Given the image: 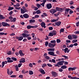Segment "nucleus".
Segmentation results:
<instances>
[{
    "instance_id": "nucleus-1",
    "label": "nucleus",
    "mask_w": 79,
    "mask_h": 79,
    "mask_svg": "<svg viewBox=\"0 0 79 79\" xmlns=\"http://www.w3.org/2000/svg\"><path fill=\"white\" fill-rule=\"evenodd\" d=\"M64 63V60L60 61L57 63L56 64H54V66L55 67L60 68V67H61V66H63V63Z\"/></svg>"
},
{
    "instance_id": "nucleus-2",
    "label": "nucleus",
    "mask_w": 79,
    "mask_h": 79,
    "mask_svg": "<svg viewBox=\"0 0 79 79\" xmlns=\"http://www.w3.org/2000/svg\"><path fill=\"white\" fill-rule=\"evenodd\" d=\"M2 24L4 27H9L10 25L8 24L7 23L2 22Z\"/></svg>"
},
{
    "instance_id": "nucleus-3",
    "label": "nucleus",
    "mask_w": 79,
    "mask_h": 79,
    "mask_svg": "<svg viewBox=\"0 0 79 79\" xmlns=\"http://www.w3.org/2000/svg\"><path fill=\"white\" fill-rule=\"evenodd\" d=\"M49 11L52 14V15H54L56 12H57V11L55 9H52L49 10Z\"/></svg>"
},
{
    "instance_id": "nucleus-4",
    "label": "nucleus",
    "mask_w": 79,
    "mask_h": 79,
    "mask_svg": "<svg viewBox=\"0 0 79 79\" xmlns=\"http://www.w3.org/2000/svg\"><path fill=\"white\" fill-rule=\"evenodd\" d=\"M48 54L51 56H56L57 55L56 54H55V53L53 52H48Z\"/></svg>"
},
{
    "instance_id": "nucleus-5",
    "label": "nucleus",
    "mask_w": 79,
    "mask_h": 79,
    "mask_svg": "<svg viewBox=\"0 0 79 79\" xmlns=\"http://www.w3.org/2000/svg\"><path fill=\"white\" fill-rule=\"evenodd\" d=\"M15 38L16 39H18L19 41H21V40H22L23 39L24 37H23V36L19 37L16 36L15 37Z\"/></svg>"
},
{
    "instance_id": "nucleus-6",
    "label": "nucleus",
    "mask_w": 79,
    "mask_h": 79,
    "mask_svg": "<svg viewBox=\"0 0 79 79\" xmlns=\"http://www.w3.org/2000/svg\"><path fill=\"white\" fill-rule=\"evenodd\" d=\"M56 45V44H52L51 43H49L48 44V46L49 47H50V48H54L55 47V46Z\"/></svg>"
},
{
    "instance_id": "nucleus-7",
    "label": "nucleus",
    "mask_w": 79,
    "mask_h": 79,
    "mask_svg": "<svg viewBox=\"0 0 79 79\" xmlns=\"http://www.w3.org/2000/svg\"><path fill=\"white\" fill-rule=\"evenodd\" d=\"M46 7L48 9H51L52 8V4L51 3L48 4L46 5Z\"/></svg>"
},
{
    "instance_id": "nucleus-8",
    "label": "nucleus",
    "mask_w": 79,
    "mask_h": 79,
    "mask_svg": "<svg viewBox=\"0 0 79 79\" xmlns=\"http://www.w3.org/2000/svg\"><path fill=\"white\" fill-rule=\"evenodd\" d=\"M52 76H53V77H56L57 76H58V74H57V73L53 71L52 72Z\"/></svg>"
},
{
    "instance_id": "nucleus-9",
    "label": "nucleus",
    "mask_w": 79,
    "mask_h": 79,
    "mask_svg": "<svg viewBox=\"0 0 79 79\" xmlns=\"http://www.w3.org/2000/svg\"><path fill=\"white\" fill-rule=\"evenodd\" d=\"M22 35L24 37V38H26V37L27 38L29 37V35H30V34H25L24 33H22Z\"/></svg>"
},
{
    "instance_id": "nucleus-10",
    "label": "nucleus",
    "mask_w": 79,
    "mask_h": 79,
    "mask_svg": "<svg viewBox=\"0 0 79 79\" xmlns=\"http://www.w3.org/2000/svg\"><path fill=\"white\" fill-rule=\"evenodd\" d=\"M61 21H58L57 22H56L55 23V26H61Z\"/></svg>"
},
{
    "instance_id": "nucleus-11",
    "label": "nucleus",
    "mask_w": 79,
    "mask_h": 79,
    "mask_svg": "<svg viewBox=\"0 0 79 79\" xmlns=\"http://www.w3.org/2000/svg\"><path fill=\"white\" fill-rule=\"evenodd\" d=\"M40 71L42 74H45V72L44 70L42 69H40Z\"/></svg>"
},
{
    "instance_id": "nucleus-12",
    "label": "nucleus",
    "mask_w": 79,
    "mask_h": 79,
    "mask_svg": "<svg viewBox=\"0 0 79 79\" xmlns=\"http://www.w3.org/2000/svg\"><path fill=\"white\" fill-rule=\"evenodd\" d=\"M77 68L76 67H69L68 68V70L69 71H73V70H75Z\"/></svg>"
},
{
    "instance_id": "nucleus-13",
    "label": "nucleus",
    "mask_w": 79,
    "mask_h": 79,
    "mask_svg": "<svg viewBox=\"0 0 79 79\" xmlns=\"http://www.w3.org/2000/svg\"><path fill=\"white\" fill-rule=\"evenodd\" d=\"M40 25L42 27H44V28H45L46 27L45 26V23L44 22H42L40 23Z\"/></svg>"
},
{
    "instance_id": "nucleus-14",
    "label": "nucleus",
    "mask_w": 79,
    "mask_h": 79,
    "mask_svg": "<svg viewBox=\"0 0 79 79\" xmlns=\"http://www.w3.org/2000/svg\"><path fill=\"white\" fill-rule=\"evenodd\" d=\"M19 54H20V55L21 56H24V54L23 53V52H22V50H20L19 51Z\"/></svg>"
},
{
    "instance_id": "nucleus-15",
    "label": "nucleus",
    "mask_w": 79,
    "mask_h": 79,
    "mask_svg": "<svg viewBox=\"0 0 79 79\" xmlns=\"http://www.w3.org/2000/svg\"><path fill=\"white\" fill-rule=\"evenodd\" d=\"M23 16L25 18H29V16L28 14H25L23 15Z\"/></svg>"
},
{
    "instance_id": "nucleus-16",
    "label": "nucleus",
    "mask_w": 79,
    "mask_h": 79,
    "mask_svg": "<svg viewBox=\"0 0 79 79\" xmlns=\"http://www.w3.org/2000/svg\"><path fill=\"white\" fill-rule=\"evenodd\" d=\"M64 10L65 11V14H66V13H67L69 12V11L71 10V9H69V8H66Z\"/></svg>"
},
{
    "instance_id": "nucleus-17",
    "label": "nucleus",
    "mask_w": 79,
    "mask_h": 79,
    "mask_svg": "<svg viewBox=\"0 0 79 79\" xmlns=\"http://www.w3.org/2000/svg\"><path fill=\"white\" fill-rule=\"evenodd\" d=\"M61 68L64 69H66L67 68V66L66 65H62L61 67Z\"/></svg>"
},
{
    "instance_id": "nucleus-18",
    "label": "nucleus",
    "mask_w": 79,
    "mask_h": 79,
    "mask_svg": "<svg viewBox=\"0 0 79 79\" xmlns=\"http://www.w3.org/2000/svg\"><path fill=\"white\" fill-rule=\"evenodd\" d=\"M68 39L69 40H72L73 39V37H72V35H69L68 36Z\"/></svg>"
},
{
    "instance_id": "nucleus-19",
    "label": "nucleus",
    "mask_w": 79,
    "mask_h": 79,
    "mask_svg": "<svg viewBox=\"0 0 79 79\" xmlns=\"http://www.w3.org/2000/svg\"><path fill=\"white\" fill-rule=\"evenodd\" d=\"M5 19V17L2 15L0 14V19Z\"/></svg>"
},
{
    "instance_id": "nucleus-20",
    "label": "nucleus",
    "mask_w": 79,
    "mask_h": 79,
    "mask_svg": "<svg viewBox=\"0 0 79 79\" xmlns=\"http://www.w3.org/2000/svg\"><path fill=\"white\" fill-rule=\"evenodd\" d=\"M35 21L34 19H31L29 20V23H35Z\"/></svg>"
},
{
    "instance_id": "nucleus-21",
    "label": "nucleus",
    "mask_w": 79,
    "mask_h": 79,
    "mask_svg": "<svg viewBox=\"0 0 79 79\" xmlns=\"http://www.w3.org/2000/svg\"><path fill=\"white\" fill-rule=\"evenodd\" d=\"M14 9V8L13 7L9 6L8 9V11H11V10H13Z\"/></svg>"
},
{
    "instance_id": "nucleus-22",
    "label": "nucleus",
    "mask_w": 79,
    "mask_h": 79,
    "mask_svg": "<svg viewBox=\"0 0 79 79\" xmlns=\"http://www.w3.org/2000/svg\"><path fill=\"white\" fill-rule=\"evenodd\" d=\"M48 51H51L52 52H54L55 51V48H49L47 49Z\"/></svg>"
},
{
    "instance_id": "nucleus-23",
    "label": "nucleus",
    "mask_w": 79,
    "mask_h": 79,
    "mask_svg": "<svg viewBox=\"0 0 79 79\" xmlns=\"http://www.w3.org/2000/svg\"><path fill=\"white\" fill-rule=\"evenodd\" d=\"M34 27L33 26H27V28L28 29H30L31 28H33Z\"/></svg>"
},
{
    "instance_id": "nucleus-24",
    "label": "nucleus",
    "mask_w": 79,
    "mask_h": 79,
    "mask_svg": "<svg viewBox=\"0 0 79 79\" xmlns=\"http://www.w3.org/2000/svg\"><path fill=\"white\" fill-rule=\"evenodd\" d=\"M72 37L73 39H76L77 38V36H76V35H72Z\"/></svg>"
},
{
    "instance_id": "nucleus-25",
    "label": "nucleus",
    "mask_w": 79,
    "mask_h": 79,
    "mask_svg": "<svg viewBox=\"0 0 79 79\" xmlns=\"http://www.w3.org/2000/svg\"><path fill=\"white\" fill-rule=\"evenodd\" d=\"M20 10L21 11V13H22L23 14H24V13H25V11L23 9L21 8Z\"/></svg>"
},
{
    "instance_id": "nucleus-26",
    "label": "nucleus",
    "mask_w": 79,
    "mask_h": 79,
    "mask_svg": "<svg viewBox=\"0 0 79 79\" xmlns=\"http://www.w3.org/2000/svg\"><path fill=\"white\" fill-rule=\"evenodd\" d=\"M50 42L52 44H56V40H51V41Z\"/></svg>"
},
{
    "instance_id": "nucleus-27",
    "label": "nucleus",
    "mask_w": 79,
    "mask_h": 79,
    "mask_svg": "<svg viewBox=\"0 0 79 79\" xmlns=\"http://www.w3.org/2000/svg\"><path fill=\"white\" fill-rule=\"evenodd\" d=\"M64 29L63 28H61L60 30V33L61 34V32H64Z\"/></svg>"
},
{
    "instance_id": "nucleus-28",
    "label": "nucleus",
    "mask_w": 79,
    "mask_h": 79,
    "mask_svg": "<svg viewBox=\"0 0 79 79\" xmlns=\"http://www.w3.org/2000/svg\"><path fill=\"white\" fill-rule=\"evenodd\" d=\"M36 14H37L38 15H39V14H40V13H41V12L40 11V10H38L36 11Z\"/></svg>"
},
{
    "instance_id": "nucleus-29",
    "label": "nucleus",
    "mask_w": 79,
    "mask_h": 79,
    "mask_svg": "<svg viewBox=\"0 0 79 79\" xmlns=\"http://www.w3.org/2000/svg\"><path fill=\"white\" fill-rule=\"evenodd\" d=\"M15 69L16 71H19V68H18V65H16L15 66Z\"/></svg>"
},
{
    "instance_id": "nucleus-30",
    "label": "nucleus",
    "mask_w": 79,
    "mask_h": 79,
    "mask_svg": "<svg viewBox=\"0 0 79 79\" xmlns=\"http://www.w3.org/2000/svg\"><path fill=\"white\" fill-rule=\"evenodd\" d=\"M52 33L54 35H56V31L55 30H53L52 31Z\"/></svg>"
},
{
    "instance_id": "nucleus-31",
    "label": "nucleus",
    "mask_w": 79,
    "mask_h": 79,
    "mask_svg": "<svg viewBox=\"0 0 79 79\" xmlns=\"http://www.w3.org/2000/svg\"><path fill=\"white\" fill-rule=\"evenodd\" d=\"M29 74L30 75H32L34 74V72H33L31 70H30L29 71Z\"/></svg>"
},
{
    "instance_id": "nucleus-32",
    "label": "nucleus",
    "mask_w": 79,
    "mask_h": 79,
    "mask_svg": "<svg viewBox=\"0 0 79 79\" xmlns=\"http://www.w3.org/2000/svg\"><path fill=\"white\" fill-rule=\"evenodd\" d=\"M11 59L12 60H14L15 61H17V59L15 57H12Z\"/></svg>"
},
{
    "instance_id": "nucleus-33",
    "label": "nucleus",
    "mask_w": 79,
    "mask_h": 79,
    "mask_svg": "<svg viewBox=\"0 0 79 79\" xmlns=\"http://www.w3.org/2000/svg\"><path fill=\"white\" fill-rule=\"evenodd\" d=\"M16 18H14L12 20H11L12 22H16Z\"/></svg>"
},
{
    "instance_id": "nucleus-34",
    "label": "nucleus",
    "mask_w": 79,
    "mask_h": 79,
    "mask_svg": "<svg viewBox=\"0 0 79 79\" xmlns=\"http://www.w3.org/2000/svg\"><path fill=\"white\" fill-rule=\"evenodd\" d=\"M24 33L25 34H29V31L27 30H24Z\"/></svg>"
},
{
    "instance_id": "nucleus-35",
    "label": "nucleus",
    "mask_w": 79,
    "mask_h": 79,
    "mask_svg": "<svg viewBox=\"0 0 79 79\" xmlns=\"http://www.w3.org/2000/svg\"><path fill=\"white\" fill-rule=\"evenodd\" d=\"M53 33L50 32L48 36H50L51 37H52V36H53Z\"/></svg>"
},
{
    "instance_id": "nucleus-36",
    "label": "nucleus",
    "mask_w": 79,
    "mask_h": 79,
    "mask_svg": "<svg viewBox=\"0 0 79 79\" xmlns=\"http://www.w3.org/2000/svg\"><path fill=\"white\" fill-rule=\"evenodd\" d=\"M58 20L57 19H53L51 21V22L52 23H54V22H56V21H58Z\"/></svg>"
},
{
    "instance_id": "nucleus-37",
    "label": "nucleus",
    "mask_w": 79,
    "mask_h": 79,
    "mask_svg": "<svg viewBox=\"0 0 79 79\" xmlns=\"http://www.w3.org/2000/svg\"><path fill=\"white\" fill-rule=\"evenodd\" d=\"M56 42L57 44L60 43L61 42V40L60 39H56Z\"/></svg>"
},
{
    "instance_id": "nucleus-38",
    "label": "nucleus",
    "mask_w": 79,
    "mask_h": 79,
    "mask_svg": "<svg viewBox=\"0 0 79 79\" xmlns=\"http://www.w3.org/2000/svg\"><path fill=\"white\" fill-rule=\"evenodd\" d=\"M6 34H7V33H4L3 32H0V35H6Z\"/></svg>"
},
{
    "instance_id": "nucleus-39",
    "label": "nucleus",
    "mask_w": 79,
    "mask_h": 79,
    "mask_svg": "<svg viewBox=\"0 0 79 79\" xmlns=\"http://www.w3.org/2000/svg\"><path fill=\"white\" fill-rule=\"evenodd\" d=\"M29 66L30 68H33V65H32V64L31 63H30L29 64Z\"/></svg>"
},
{
    "instance_id": "nucleus-40",
    "label": "nucleus",
    "mask_w": 79,
    "mask_h": 79,
    "mask_svg": "<svg viewBox=\"0 0 79 79\" xmlns=\"http://www.w3.org/2000/svg\"><path fill=\"white\" fill-rule=\"evenodd\" d=\"M77 42V40H72V43H76Z\"/></svg>"
},
{
    "instance_id": "nucleus-41",
    "label": "nucleus",
    "mask_w": 79,
    "mask_h": 79,
    "mask_svg": "<svg viewBox=\"0 0 79 79\" xmlns=\"http://www.w3.org/2000/svg\"><path fill=\"white\" fill-rule=\"evenodd\" d=\"M42 67L44 68L45 67V66H47V64H43L42 65Z\"/></svg>"
},
{
    "instance_id": "nucleus-42",
    "label": "nucleus",
    "mask_w": 79,
    "mask_h": 79,
    "mask_svg": "<svg viewBox=\"0 0 79 79\" xmlns=\"http://www.w3.org/2000/svg\"><path fill=\"white\" fill-rule=\"evenodd\" d=\"M12 62H13V60L11 59L10 60H7L8 63H12Z\"/></svg>"
},
{
    "instance_id": "nucleus-43",
    "label": "nucleus",
    "mask_w": 79,
    "mask_h": 79,
    "mask_svg": "<svg viewBox=\"0 0 79 79\" xmlns=\"http://www.w3.org/2000/svg\"><path fill=\"white\" fill-rule=\"evenodd\" d=\"M48 42L46 41L45 43V45L46 47H47L48 46Z\"/></svg>"
},
{
    "instance_id": "nucleus-44",
    "label": "nucleus",
    "mask_w": 79,
    "mask_h": 79,
    "mask_svg": "<svg viewBox=\"0 0 79 79\" xmlns=\"http://www.w3.org/2000/svg\"><path fill=\"white\" fill-rule=\"evenodd\" d=\"M25 62H26V61L24 60H23H23H20L19 61V63H25Z\"/></svg>"
},
{
    "instance_id": "nucleus-45",
    "label": "nucleus",
    "mask_w": 79,
    "mask_h": 79,
    "mask_svg": "<svg viewBox=\"0 0 79 79\" xmlns=\"http://www.w3.org/2000/svg\"><path fill=\"white\" fill-rule=\"evenodd\" d=\"M19 77L21 79H23V75H20L19 76Z\"/></svg>"
},
{
    "instance_id": "nucleus-46",
    "label": "nucleus",
    "mask_w": 79,
    "mask_h": 79,
    "mask_svg": "<svg viewBox=\"0 0 79 79\" xmlns=\"http://www.w3.org/2000/svg\"><path fill=\"white\" fill-rule=\"evenodd\" d=\"M63 9H62L61 8H59V11H60V12H63Z\"/></svg>"
},
{
    "instance_id": "nucleus-47",
    "label": "nucleus",
    "mask_w": 79,
    "mask_h": 79,
    "mask_svg": "<svg viewBox=\"0 0 79 79\" xmlns=\"http://www.w3.org/2000/svg\"><path fill=\"white\" fill-rule=\"evenodd\" d=\"M68 48H65L64 49V52L66 53V52L68 51Z\"/></svg>"
},
{
    "instance_id": "nucleus-48",
    "label": "nucleus",
    "mask_w": 79,
    "mask_h": 79,
    "mask_svg": "<svg viewBox=\"0 0 79 79\" xmlns=\"http://www.w3.org/2000/svg\"><path fill=\"white\" fill-rule=\"evenodd\" d=\"M7 55H11V51H9L8 52H7Z\"/></svg>"
},
{
    "instance_id": "nucleus-49",
    "label": "nucleus",
    "mask_w": 79,
    "mask_h": 79,
    "mask_svg": "<svg viewBox=\"0 0 79 79\" xmlns=\"http://www.w3.org/2000/svg\"><path fill=\"white\" fill-rule=\"evenodd\" d=\"M45 58H46L47 60H50V57L48 56H46L45 57Z\"/></svg>"
},
{
    "instance_id": "nucleus-50",
    "label": "nucleus",
    "mask_w": 79,
    "mask_h": 79,
    "mask_svg": "<svg viewBox=\"0 0 79 79\" xmlns=\"http://www.w3.org/2000/svg\"><path fill=\"white\" fill-rule=\"evenodd\" d=\"M52 62H53V63H56V61H55V59H52L51 63H52Z\"/></svg>"
},
{
    "instance_id": "nucleus-51",
    "label": "nucleus",
    "mask_w": 79,
    "mask_h": 79,
    "mask_svg": "<svg viewBox=\"0 0 79 79\" xmlns=\"http://www.w3.org/2000/svg\"><path fill=\"white\" fill-rule=\"evenodd\" d=\"M62 56L64 57V58H65V59H68V57L64 55Z\"/></svg>"
},
{
    "instance_id": "nucleus-52",
    "label": "nucleus",
    "mask_w": 79,
    "mask_h": 79,
    "mask_svg": "<svg viewBox=\"0 0 79 79\" xmlns=\"http://www.w3.org/2000/svg\"><path fill=\"white\" fill-rule=\"evenodd\" d=\"M36 6L38 8H40V4H36Z\"/></svg>"
},
{
    "instance_id": "nucleus-53",
    "label": "nucleus",
    "mask_w": 79,
    "mask_h": 79,
    "mask_svg": "<svg viewBox=\"0 0 79 79\" xmlns=\"http://www.w3.org/2000/svg\"><path fill=\"white\" fill-rule=\"evenodd\" d=\"M56 11H59L60 8L58 7H56Z\"/></svg>"
},
{
    "instance_id": "nucleus-54",
    "label": "nucleus",
    "mask_w": 79,
    "mask_h": 79,
    "mask_svg": "<svg viewBox=\"0 0 79 79\" xmlns=\"http://www.w3.org/2000/svg\"><path fill=\"white\" fill-rule=\"evenodd\" d=\"M53 27H49V31H52V30H53Z\"/></svg>"
},
{
    "instance_id": "nucleus-55",
    "label": "nucleus",
    "mask_w": 79,
    "mask_h": 79,
    "mask_svg": "<svg viewBox=\"0 0 79 79\" xmlns=\"http://www.w3.org/2000/svg\"><path fill=\"white\" fill-rule=\"evenodd\" d=\"M73 13H74V12H73V11L72 10H71L70 11L69 13L70 15H71V14Z\"/></svg>"
},
{
    "instance_id": "nucleus-56",
    "label": "nucleus",
    "mask_w": 79,
    "mask_h": 79,
    "mask_svg": "<svg viewBox=\"0 0 79 79\" xmlns=\"http://www.w3.org/2000/svg\"><path fill=\"white\" fill-rule=\"evenodd\" d=\"M59 72H62V71H63V70L61 68H60L59 69Z\"/></svg>"
},
{
    "instance_id": "nucleus-57",
    "label": "nucleus",
    "mask_w": 79,
    "mask_h": 79,
    "mask_svg": "<svg viewBox=\"0 0 79 79\" xmlns=\"http://www.w3.org/2000/svg\"><path fill=\"white\" fill-rule=\"evenodd\" d=\"M10 77H16V75H11Z\"/></svg>"
},
{
    "instance_id": "nucleus-58",
    "label": "nucleus",
    "mask_w": 79,
    "mask_h": 79,
    "mask_svg": "<svg viewBox=\"0 0 79 79\" xmlns=\"http://www.w3.org/2000/svg\"><path fill=\"white\" fill-rule=\"evenodd\" d=\"M47 65L48 66H49V67H52V66H53L52 65V64H48Z\"/></svg>"
},
{
    "instance_id": "nucleus-59",
    "label": "nucleus",
    "mask_w": 79,
    "mask_h": 79,
    "mask_svg": "<svg viewBox=\"0 0 79 79\" xmlns=\"http://www.w3.org/2000/svg\"><path fill=\"white\" fill-rule=\"evenodd\" d=\"M35 18H37L39 17V15H36L35 16Z\"/></svg>"
},
{
    "instance_id": "nucleus-60",
    "label": "nucleus",
    "mask_w": 79,
    "mask_h": 79,
    "mask_svg": "<svg viewBox=\"0 0 79 79\" xmlns=\"http://www.w3.org/2000/svg\"><path fill=\"white\" fill-rule=\"evenodd\" d=\"M35 50V51H37V50H39V48H35L34 49Z\"/></svg>"
},
{
    "instance_id": "nucleus-61",
    "label": "nucleus",
    "mask_w": 79,
    "mask_h": 79,
    "mask_svg": "<svg viewBox=\"0 0 79 79\" xmlns=\"http://www.w3.org/2000/svg\"><path fill=\"white\" fill-rule=\"evenodd\" d=\"M22 64H21V63L19 64H18V65L19 68H20V67L21 66H22Z\"/></svg>"
},
{
    "instance_id": "nucleus-62",
    "label": "nucleus",
    "mask_w": 79,
    "mask_h": 79,
    "mask_svg": "<svg viewBox=\"0 0 79 79\" xmlns=\"http://www.w3.org/2000/svg\"><path fill=\"white\" fill-rule=\"evenodd\" d=\"M22 74H25V70H23L22 71Z\"/></svg>"
},
{
    "instance_id": "nucleus-63",
    "label": "nucleus",
    "mask_w": 79,
    "mask_h": 79,
    "mask_svg": "<svg viewBox=\"0 0 79 79\" xmlns=\"http://www.w3.org/2000/svg\"><path fill=\"white\" fill-rule=\"evenodd\" d=\"M73 45L74 46H77V45H78V44L77 43H75L73 44Z\"/></svg>"
},
{
    "instance_id": "nucleus-64",
    "label": "nucleus",
    "mask_w": 79,
    "mask_h": 79,
    "mask_svg": "<svg viewBox=\"0 0 79 79\" xmlns=\"http://www.w3.org/2000/svg\"><path fill=\"white\" fill-rule=\"evenodd\" d=\"M75 33L76 34H79V31H77L75 32Z\"/></svg>"
}]
</instances>
